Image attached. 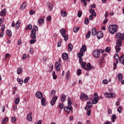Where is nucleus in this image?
<instances>
[{
    "mask_svg": "<svg viewBox=\"0 0 124 124\" xmlns=\"http://www.w3.org/2000/svg\"><path fill=\"white\" fill-rule=\"evenodd\" d=\"M72 104V102H71V101H69L68 102V106L64 108V111L66 112L68 114L70 113V110L72 113H73V108L72 107V106H71Z\"/></svg>",
    "mask_w": 124,
    "mask_h": 124,
    "instance_id": "obj_1",
    "label": "nucleus"
},
{
    "mask_svg": "<svg viewBox=\"0 0 124 124\" xmlns=\"http://www.w3.org/2000/svg\"><path fill=\"white\" fill-rule=\"evenodd\" d=\"M109 31L111 34H115V32L118 31V25L117 24H114L110 25L108 28Z\"/></svg>",
    "mask_w": 124,
    "mask_h": 124,
    "instance_id": "obj_2",
    "label": "nucleus"
},
{
    "mask_svg": "<svg viewBox=\"0 0 124 124\" xmlns=\"http://www.w3.org/2000/svg\"><path fill=\"white\" fill-rule=\"evenodd\" d=\"M36 31H38V27L34 25L31 33V37L32 39H36Z\"/></svg>",
    "mask_w": 124,
    "mask_h": 124,
    "instance_id": "obj_3",
    "label": "nucleus"
},
{
    "mask_svg": "<svg viewBox=\"0 0 124 124\" xmlns=\"http://www.w3.org/2000/svg\"><path fill=\"white\" fill-rule=\"evenodd\" d=\"M123 44L121 39H118L117 41L116 46H115V49L116 53H120L121 51V47H122Z\"/></svg>",
    "mask_w": 124,
    "mask_h": 124,
    "instance_id": "obj_4",
    "label": "nucleus"
},
{
    "mask_svg": "<svg viewBox=\"0 0 124 124\" xmlns=\"http://www.w3.org/2000/svg\"><path fill=\"white\" fill-rule=\"evenodd\" d=\"M65 32L66 31L64 29H62L60 30V33H61L62 37L64 38V40L65 41H67V40H68V35H67Z\"/></svg>",
    "mask_w": 124,
    "mask_h": 124,
    "instance_id": "obj_5",
    "label": "nucleus"
},
{
    "mask_svg": "<svg viewBox=\"0 0 124 124\" xmlns=\"http://www.w3.org/2000/svg\"><path fill=\"white\" fill-rule=\"evenodd\" d=\"M93 56L94 58L99 59L100 58V50L99 49H96L93 52Z\"/></svg>",
    "mask_w": 124,
    "mask_h": 124,
    "instance_id": "obj_6",
    "label": "nucleus"
},
{
    "mask_svg": "<svg viewBox=\"0 0 124 124\" xmlns=\"http://www.w3.org/2000/svg\"><path fill=\"white\" fill-rule=\"evenodd\" d=\"M105 96L106 97H108V98H111V97H115L116 96V93H108V92H106L105 93Z\"/></svg>",
    "mask_w": 124,
    "mask_h": 124,
    "instance_id": "obj_7",
    "label": "nucleus"
},
{
    "mask_svg": "<svg viewBox=\"0 0 124 124\" xmlns=\"http://www.w3.org/2000/svg\"><path fill=\"white\" fill-rule=\"evenodd\" d=\"M57 100H58V96H54L51 102H50V104L51 105V106H54V105H55V104H56V102L57 101Z\"/></svg>",
    "mask_w": 124,
    "mask_h": 124,
    "instance_id": "obj_8",
    "label": "nucleus"
},
{
    "mask_svg": "<svg viewBox=\"0 0 124 124\" xmlns=\"http://www.w3.org/2000/svg\"><path fill=\"white\" fill-rule=\"evenodd\" d=\"M87 51V46L85 45H83L82 46V47L80 48V55H82V54H84Z\"/></svg>",
    "mask_w": 124,
    "mask_h": 124,
    "instance_id": "obj_9",
    "label": "nucleus"
},
{
    "mask_svg": "<svg viewBox=\"0 0 124 124\" xmlns=\"http://www.w3.org/2000/svg\"><path fill=\"white\" fill-rule=\"evenodd\" d=\"M80 99L87 100V99H89V96H88V95L86 94L85 93H81L80 94Z\"/></svg>",
    "mask_w": 124,
    "mask_h": 124,
    "instance_id": "obj_10",
    "label": "nucleus"
},
{
    "mask_svg": "<svg viewBox=\"0 0 124 124\" xmlns=\"http://www.w3.org/2000/svg\"><path fill=\"white\" fill-rule=\"evenodd\" d=\"M62 67V65L60 63L58 62L55 63V68L57 71H61V67Z\"/></svg>",
    "mask_w": 124,
    "mask_h": 124,
    "instance_id": "obj_11",
    "label": "nucleus"
},
{
    "mask_svg": "<svg viewBox=\"0 0 124 124\" xmlns=\"http://www.w3.org/2000/svg\"><path fill=\"white\" fill-rule=\"evenodd\" d=\"M93 107V103L92 102H87V106L85 108V110H89Z\"/></svg>",
    "mask_w": 124,
    "mask_h": 124,
    "instance_id": "obj_12",
    "label": "nucleus"
},
{
    "mask_svg": "<svg viewBox=\"0 0 124 124\" xmlns=\"http://www.w3.org/2000/svg\"><path fill=\"white\" fill-rule=\"evenodd\" d=\"M43 96V94H42V93L40 92H36V97L37 98H39V99H41V98H42Z\"/></svg>",
    "mask_w": 124,
    "mask_h": 124,
    "instance_id": "obj_13",
    "label": "nucleus"
},
{
    "mask_svg": "<svg viewBox=\"0 0 124 124\" xmlns=\"http://www.w3.org/2000/svg\"><path fill=\"white\" fill-rule=\"evenodd\" d=\"M116 38H120V39L123 40L124 39V33L122 34L118 33L116 35Z\"/></svg>",
    "mask_w": 124,
    "mask_h": 124,
    "instance_id": "obj_14",
    "label": "nucleus"
},
{
    "mask_svg": "<svg viewBox=\"0 0 124 124\" xmlns=\"http://www.w3.org/2000/svg\"><path fill=\"white\" fill-rule=\"evenodd\" d=\"M78 56L79 58V63H81L83 62V59L82 58V57H83V56H84V54L82 53L81 54H80V53H78Z\"/></svg>",
    "mask_w": 124,
    "mask_h": 124,
    "instance_id": "obj_15",
    "label": "nucleus"
},
{
    "mask_svg": "<svg viewBox=\"0 0 124 124\" xmlns=\"http://www.w3.org/2000/svg\"><path fill=\"white\" fill-rule=\"evenodd\" d=\"M97 37L98 39H101L103 37V33L101 31H99L97 33Z\"/></svg>",
    "mask_w": 124,
    "mask_h": 124,
    "instance_id": "obj_16",
    "label": "nucleus"
},
{
    "mask_svg": "<svg viewBox=\"0 0 124 124\" xmlns=\"http://www.w3.org/2000/svg\"><path fill=\"white\" fill-rule=\"evenodd\" d=\"M120 59V57L119 56V54H116L114 55V61H115V62L116 63H119V59Z\"/></svg>",
    "mask_w": 124,
    "mask_h": 124,
    "instance_id": "obj_17",
    "label": "nucleus"
},
{
    "mask_svg": "<svg viewBox=\"0 0 124 124\" xmlns=\"http://www.w3.org/2000/svg\"><path fill=\"white\" fill-rule=\"evenodd\" d=\"M31 115H32V112H31L27 116V119L29 122H31V121H32V117H31Z\"/></svg>",
    "mask_w": 124,
    "mask_h": 124,
    "instance_id": "obj_18",
    "label": "nucleus"
},
{
    "mask_svg": "<svg viewBox=\"0 0 124 124\" xmlns=\"http://www.w3.org/2000/svg\"><path fill=\"white\" fill-rule=\"evenodd\" d=\"M0 16H5L6 15V9H4L2 10L0 13Z\"/></svg>",
    "mask_w": 124,
    "mask_h": 124,
    "instance_id": "obj_19",
    "label": "nucleus"
},
{
    "mask_svg": "<svg viewBox=\"0 0 124 124\" xmlns=\"http://www.w3.org/2000/svg\"><path fill=\"white\" fill-rule=\"evenodd\" d=\"M62 58L63 60H67L68 59V55L66 53H63L62 54Z\"/></svg>",
    "mask_w": 124,
    "mask_h": 124,
    "instance_id": "obj_20",
    "label": "nucleus"
},
{
    "mask_svg": "<svg viewBox=\"0 0 124 124\" xmlns=\"http://www.w3.org/2000/svg\"><path fill=\"white\" fill-rule=\"evenodd\" d=\"M96 34H97V31H96V29H95V28H93L92 29V35L94 36V35H96Z\"/></svg>",
    "mask_w": 124,
    "mask_h": 124,
    "instance_id": "obj_21",
    "label": "nucleus"
},
{
    "mask_svg": "<svg viewBox=\"0 0 124 124\" xmlns=\"http://www.w3.org/2000/svg\"><path fill=\"white\" fill-rule=\"evenodd\" d=\"M89 13L92 14L91 15L94 16L95 17H96V13L93 12V8H91L89 9Z\"/></svg>",
    "mask_w": 124,
    "mask_h": 124,
    "instance_id": "obj_22",
    "label": "nucleus"
},
{
    "mask_svg": "<svg viewBox=\"0 0 124 124\" xmlns=\"http://www.w3.org/2000/svg\"><path fill=\"white\" fill-rule=\"evenodd\" d=\"M68 49L69 52H71V51H72V49H73V45H72V44H69L68 45Z\"/></svg>",
    "mask_w": 124,
    "mask_h": 124,
    "instance_id": "obj_23",
    "label": "nucleus"
},
{
    "mask_svg": "<svg viewBox=\"0 0 124 124\" xmlns=\"http://www.w3.org/2000/svg\"><path fill=\"white\" fill-rule=\"evenodd\" d=\"M21 24V21L18 20L16 22V30H18L19 28H20V24Z\"/></svg>",
    "mask_w": 124,
    "mask_h": 124,
    "instance_id": "obj_24",
    "label": "nucleus"
},
{
    "mask_svg": "<svg viewBox=\"0 0 124 124\" xmlns=\"http://www.w3.org/2000/svg\"><path fill=\"white\" fill-rule=\"evenodd\" d=\"M92 103L93 104H96L98 103V97H94V99L93 100Z\"/></svg>",
    "mask_w": 124,
    "mask_h": 124,
    "instance_id": "obj_25",
    "label": "nucleus"
},
{
    "mask_svg": "<svg viewBox=\"0 0 124 124\" xmlns=\"http://www.w3.org/2000/svg\"><path fill=\"white\" fill-rule=\"evenodd\" d=\"M26 6H27V2H24L22 3L21 6L20 7V9L24 10V9L26 8Z\"/></svg>",
    "mask_w": 124,
    "mask_h": 124,
    "instance_id": "obj_26",
    "label": "nucleus"
},
{
    "mask_svg": "<svg viewBox=\"0 0 124 124\" xmlns=\"http://www.w3.org/2000/svg\"><path fill=\"white\" fill-rule=\"evenodd\" d=\"M118 78L119 82H122V80H123V74L122 73H119L118 75Z\"/></svg>",
    "mask_w": 124,
    "mask_h": 124,
    "instance_id": "obj_27",
    "label": "nucleus"
},
{
    "mask_svg": "<svg viewBox=\"0 0 124 124\" xmlns=\"http://www.w3.org/2000/svg\"><path fill=\"white\" fill-rule=\"evenodd\" d=\"M38 23L39 25H40V26L42 25V24H43V23H44V19H43V18L39 19L38 20Z\"/></svg>",
    "mask_w": 124,
    "mask_h": 124,
    "instance_id": "obj_28",
    "label": "nucleus"
},
{
    "mask_svg": "<svg viewBox=\"0 0 124 124\" xmlns=\"http://www.w3.org/2000/svg\"><path fill=\"white\" fill-rule=\"evenodd\" d=\"M115 120H117V116L115 114H113L111 117V121L112 123H115Z\"/></svg>",
    "mask_w": 124,
    "mask_h": 124,
    "instance_id": "obj_29",
    "label": "nucleus"
},
{
    "mask_svg": "<svg viewBox=\"0 0 124 124\" xmlns=\"http://www.w3.org/2000/svg\"><path fill=\"white\" fill-rule=\"evenodd\" d=\"M66 98V96L64 94H62V96L61 97L62 102H64V101H65Z\"/></svg>",
    "mask_w": 124,
    "mask_h": 124,
    "instance_id": "obj_30",
    "label": "nucleus"
},
{
    "mask_svg": "<svg viewBox=\"0 0 124 124\" xmlns=\"http://www.w3.org/2000/svg\"><path fill=\"white\" fill-rule=\"evenodd\" d=\"M22 71H23V69H22V67H19L18 68L17 70V74H21V73H22Z\"/></svg>",
    "mask_w": 124,
    "mask_h": 124,
    "instance_id": "obj_31",
    "label": "nucleus"
},
{
    "mask_svg": "<svg viewBox=\"0 0 124 124\" xmlns=\"http://www.w3.org/2000/svg\"><path fill=\"white\" fill-rule=\"evenodd\" d=\"M61 16L63 17H66V16H67V13H66V12L62 11L61 13Z\"/></svg>",
    "mask_w": 124,
    "mask_h": 124,
    "instance_id": "obj_32",
    "label": "nucleus"
},
{
    "mask_svg": "<svg viewBox=\"0 0 124 124\" xmlns=\"http://www.w3.org/2000/svg\"><path fill=\"white\" fill-rule=\"evenodd\" d=\"M86 64H87V63L86 62H83L81 63V67L83 68V69H85V70H86V68H86Z\"/></svg>",
    "mask_w": 124,
    "mask_h": 124,
    "instance_id": "obj_33",
    "label": "nucleus"
},
{
    "mask_svg": "<svg viewBox=\"0 0 124 124\" xmlns=\"http://www.w3.org/2000/svg\"><path fill=\"white\" fill-rule=\"evenodd\" d=\"M32 29V25L31 24H29L27 26L25 30L26 31H28V30H31Z\"/></svg>",
    "mask_w": 124,
    "mask_h": 124,
    "instance_id": "obj_34",
    "label": "nucleus"
},
{
    "mask_svg": "<svg viewBox=\"0 0 124 124\" xmlns=\"http://www.w3.org/2000/svg\"><path fill=\"white\" fill-rule=\"evenodd\" d=\"M45 101V98H42L41 99V104L43 106H45V105H46Z\"/></svg>",
    "mask_w": 124,
    "mask_h": 124,
    "instance_id": "obj_35",
    "label": "nucleus"
},
{
    "mask_svg": "<svg viewBox=\"0 0 124 124\" xmlns=\"http://www.w3.org/2000/svg\"><path fill=\"white\" fill-rule=\"evenodd\" d=\"M105 52L106 53H110L111 52V47L107 46L105 49Z\"/></svg>",
    "mask_w": 124,
    "mask_h": 124,
    "instance_id": "obj_36",
    "label": "nucleus"
},
{
    "mask_svg": "<svg viewBox=\"0 0 124 124\" xmlns=\"http://www.w3.org/2000/svg\"><path fill=\"white\" fill-rule=\"evenodd\" d=\"M49 10H53V8L54 7V5L50 3L48 4Z\"/></svg>",
    "mask_w": 124,
    "mask_h": 124,
    "instance_id": "obj_37",
    "label": "nucleus"
},
{
    "mask_svg": "<svg viewBox=\"0 0 124 124\" xmlns=\"http://www.w3.org/2000/svg\"><path fill=\"white\" fill-rule=\"evenodd\" d=\"M92 66V64L90 63H88L87 64V67L86 68V70H88V71H90L91 70V67Z\"/></svg>",
    "mask_w": 124,
    "mask_h": 124,
    "instance_id": "obj_38",
    "label": "nucleus"
},
{
    "mask_svg": "<svg viewBox=\"0 0 124 124\" xmlns=\"http://www.w3.org/2000/svg\"><path fill=\"white\" fill-rule=\"evenodd\" d=\"M70 77V73L69 72V71H68L66 73V80H69V78Z\"/></svg>",
    "mask_w": 124,
    "mask_h": 124,
    "instance_id": "obj_39",
    "label": "nucleus"
},
{
    "mask_svg": "<svg viewBox=\"0 0 124 124\" xmlns=\"http://www.w3.org/2000/svg\"><path fill=\"white\" fill-rule=\"evenodd\" d=\"M17 82H19L20 85H22L23 83H24V80L22 79L21 78H17Z\"/></svg>",
    "mask_w": 124,
    "mask_h": 124,
    "instance_id": "obj_40",
    "label": "nucleus"
},
{
    "mask_svg": "<svg viewBox=\"0 0 124 124\" xmlns=\"http://www.w3.org/2000/svg\"><path fill=\"white\" fill-rule=\"evenodd\" d=\"M91 33H92V31H89L86 35V38H90V37L91 36Z\"/></svg>",
    "mask_w": 124,
    "mask_h": 124,
    "instance_id": "obj_41",
    "label": "nucleus"
},
{
    "mask_svg": "<svg viewBox=\"0 0 124 124\" xmlns=\"http://www.w3.org/2000/svg\"><path fill=\"white\" fill-rule=\"evenodd\" d=\"M87 1H91V0H86ZM87 1L86 0H81V2H83L84 4V6H87Z\"/></svg>",
    "mask_w": 124,
    "mask_h": 124,
    "instance_id": "obj_42",
    "label": "nucleus"
},
{
    "mask_svg": "<svg viewBox=\"0 0 124 124\" xmlns=\"http://www.w3.org/2000/svg\"><path fill=\"white\" fill-rule=\"evenodd\" d=\"M80 30V28L79 27H75L74 29H73V31L75 32H78V31Z\"/></svg>",
    "mask_w": 124,
    "mask_h": 124,
    "instance_id": "obj_43",
    "label": "nucleus"
},
{
    "mask_svg": "<svg viewBox=\"0 0 124 124\" xmlns=\"http://www.w3.org/2000/svg\"><path fill=\"white\" fill-rule=\"evenodd\" d=\"M56 95V91L52 90L51 93V96H55Z\"/></svg>",
    "mask_w": 124,
    "mask_h": 124,
    "instance_id": "obj_44",
    "label": "nucleus"
},
{
    "mask_svg": "<svg viewBox=\"0 0 124 124\" xmlns=\"http://www.w3.org/2000/svg\"><path fill=\"white\" fill-rule=\"evenodd\" d=\"M20 102V97H17L15 100V104H19Z\"/></svg>",
    "mask_w": 124,
    "mask_h": 124,
    "instance_id": "obj_45",
    "label": "nucleus"
},
{
    "mask_svg": "<svg viewBox=\"0 0 124 124\" xmlns=\"http://www.w3.org/2000/svg\"><path fill=\"white\" fill-rule=\"evenodd\" d=\"M122 109H123V107L119 106V108L117 109V111L118 112V113H122Z\"/></svg>",
    "mask_w": 124,
    "mask_h": 124,
    "instance_id": "obj_46",
    "label": "nucleus"
},
{
    "mask_svg": "<svg viewBox=\"0 0 124 124\" xmlns=\"http://www.w3.org/2000/svg\"><path fill=\"white\" fill-rule=\"evenodd\" d=\"M11 57V55L10 54L6 53L5 55V60H6L7 58H10Z\"/></svg>",
    "mask_w": 124,
    "mask_h": 124,
    "instance_id": "obj_47",
    "label": "nucleus"
},
{
    "mask_svg": "<svg viewBox=\"0 0 124 124\" xmlns=\"http://www.w3.org/2000/svg\"><path fill=\"white\" fill-rule=\"evenodd\" d=\"M7 34L9 35V36H11L12 35V33L11 32V31L7 30Z\"/></svg>",
    "mask_w": 124,
    "mask_h": 124,
    "instance_id": "obj_48",
    "label": "nucleus"
},
{
    "mask_svg": "<svg viewBox=\"0 0 124 124\" xmlns=\"http://www.w3.org/2000/svg\"><path fill=\"white\" fill-rule=\"evenodd\" d=\"M89 18H85L84 20V24H85V25H89Z\"/></svg>",
    "mask_w": 124,
    "mask_h": 124,
    "instance_id": "obj_49",
    "label": "nucleus"
},
{
    "mask_svg": "<svg viewBox=\"0 0 124 124\" xmlns=\"http://www.w3.org/2000/svg\"><path fill=\"white\" fill-rule=\"evenodd\" d=\"M119 61L120 62H123V61H124V55L123 54L120 58H119Z\"/></svg>",
    "mask_w": 124,
    "mask_h": 124,
    "instance_id": "obj_50",
    "label": "nucleus"
},
{
    "mask_svg": "<svg viewBox=\"0 0 124 124\" xmlns=\"http://www.w3.org/2000/svg\"><path fill=\"white\" fill-rule=\"evenodd\" d=\"M105 57H106V54H104L101 58L100 59V61H101V62H102V61H104V59H105Z\"/></svg>",
    "mask_w": 124,
    "mask_h": 124,
    "instance_id": "obj_51",
    "label": "nucleus"
},
{
    "mask_svg": "<svg viewBox=\"0 0 124 124\" xmlns=\"http://www.w3.org/2000/svg\"><path fill=\"white\" fill-rule=\"evenodd\" d=\"M30 15H33V14H35V11L33 10H31L30 11Z\"/></svg>",
    "mask_w": 124,
    "mask_h": 124,
    "instance_id": "obj_52",
    "label": "nucleus"
},
{
    "mask_svg": "<svg viewBox=\"0 0 124 124\" xmlns=\"http://www.w3.org/2000/svg\"><path fill=\"white\" fill-rule=\"evenodd\" d=\"M59 107L60 108V109H63L64 105H63V104H59Z\"/></svg>",
    "mask_w": 124,
    "mask_h": 124,
    "instance_id": "obj_53",
    "label": "nucleus"
},
{
    "mask_svg": "<svg viewBox=\"0 0 124 124\" xmlns=\"http://www.w3.org/2000/svg\"><path fill=\"white\" fill-rule=\"evenodd\" d=\"M102 83L103 84H104V85H107V84H108V81L107 80V79H104Z\"/></svg>",
    "mask_w": 124,
    "mask_h": 124,
    "instance_id": "obj_54",
    "label": "nucleus"
},
{
    "mask_svg": "<svg viewBox=\"0 0 124 124\" xmlns=\"http://www.w3.org/2000/svg\"><path fill=\"white\" fill-rule=\"evenodd\" d=\"M29 80H30V77L24 79V83H25V84H27V83L29 82Z\"/></svg>",
    "mask_w": 124,
    "mask_h": 124,
    "instance_id": "obj_55",
    "label": "nucleus"
},
{
    "mask_svg": "<svg viewBox=\"0 0 124 124\" xmlns=\"http://www.w3.org/2000/svg\"><path fill=\"white\" fill-rule=\"evenodd\" d=\"M78 16L80 18L82 16V11H79L78 14Z\"/></svg>",
    "mask_w": 124,
    "mask_h": 124,
    "instance_id": "obj_56",
    "label": "nucleus"
},
{
    "mask_svg": "<svg viewBox=\"0 0 124 124\" xmlns=\"http://www.w3.org/2000/svg\"><path fill=\"white\" fill-rule=\"evenodd\" d=\"M16 117H15L14 116L12 117V123H15V122L16 121Z\"/></svg>",
    "mask_w": 124,
    "mask_h": 124,
    "instance_id": "obj_57",
    "label": "nucleus"
},
{
    "mask_svg": "<svg viewBox=\"0 0 124 124\" xmlns=\"http://www.w3.org/2000/svg\"><path fill=\"white\" fill-rule=\"evenodd\" d=\"M36 42V40L35 39H32V40H30L31 44H33V43H35Z\"/></svg>",
    "mask_w": 124,
    "mask_h": 124,
    "instance_id": "obj_58",
    "label": "nucleus"
},
{
    "mask_svg": "<svg viewBox=\"0 0 124 124\" xmlns=\"http://www.w3.org/2000/svg\"><path fill=\"white\" fill-rule=\"evenodd\" d=\"M81 73H82V70L81 69H78L77 71V74L78 76L81 75Z\"/></svg>",
    "mask_w": 124,
    "mask_h": 124,
    "instance_id": "obj_59",
    "label": "nucleus"
},
{
    "mask_svg": "<svg viewBox=\"0 0 124 124\" xmlns=\"http://www.w3.org/2000/svg\"><path fill=\"white\" fill-rule=\"evenodd\" d=\"M52 19V17H51V16H47V18H46V20L47 21H49V22H51V20Z\"/></svg>",
    "mask_w": 124,
    "mask_h": 124,
    "instance_id": "obj_60",
    "label": "nucleus"
},
{
    "mask_svg": "<svg viewBox=\"0 0 124 124\" xmlns=\"http://www.w3.org/2000/svg\"><path fill=\"white\" fill-rule=\"evenodd\" d=\"M117 64H118V63L116 62H114V67H113V69L114 70H115V69H116V68H117Z\"/></svg>",
    "mask_w": 124,
    "mask_h": 124,
    "instance_id": "obj_61",
    "label": "nucleus"
},
{
    "mask_svg": "<svg viewBox=\"0 0 124 124\" xmlns=\"http://www.w3.org/2000/svg\"><path fill=\"white\" fill-rule=\"evenodd\" d=\"M96 6V5H95V4H93L90 5V7H91V8H95Z\"/></svg>",
    "mask_w": 124,
    "mask_h": 124,
    "instance_id": "obj_62",
    "label": "nucleus"
},
{
    "mask_svg": "<svg viewBox=\"0 0 124 124\" xmlns=\"http://www.w3.org/2000/svg\"><path fill=\"white\" fill-rule=\"evenodd\" d=\"M29 53L32 55V54H33V50H32V48H30Z\"/></svg>",
    "mask_w": 124,
    "mask_h": 124,
    "instance_id": "obj_63",
    "label": "nucleus"
},
{
    "mask_svg": "<svg viewBox=\"0 0 124 124\" xmlns=\"http://www.w3.org/2000/svg\"><path fill=\"white\" fill-rule=\"evenodd\" d=\"M93 16H93V15H90L89 16V19L93 20Z\"/></svg>",
    "mask_w": 124,
    "mask_h": 124,
    "instance_id": "obj_64",
    "label": "nucleus"
}]
</instances>
